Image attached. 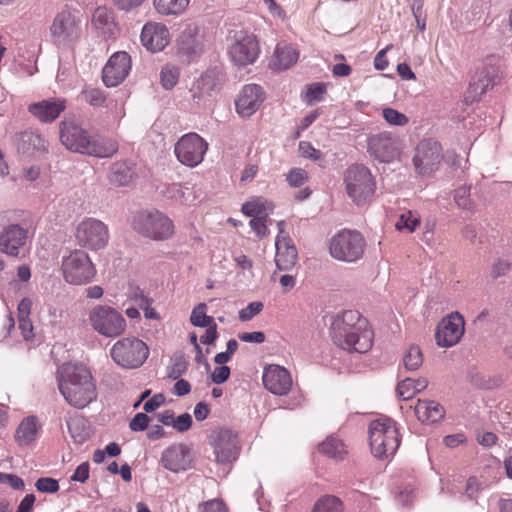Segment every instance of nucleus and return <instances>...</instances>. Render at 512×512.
<instances>
[{"instance_id":"8fccbe9b","label":"nucleus","mask_w":512,"mask_h":512,"mask_svg":"<svg viewBox=\"0 0 512 512\" xmlns=\"http://www.w3.org/2000/svg\"><path fill=\"white\" fill-rule=\"evenodd\" d=\"M512 270V262L508 259L499 258L495 260L491 267V276L496 279L506 276Z\"/></svg>"},{"instance_id":"20e7f679","label":"nucleus","mask_w":512,"mask_h":512,"mask_svg":"<svg viewBox=\"0 0 512 512\" xmlns=\"http://www.w3.org/2000/svg\"><path fill=\"white\" fill-rule=\"evenodd\" d=\"M371 453L378 459L393 456L400 445V434L396 422L388 417H379L369 424Z\"/></svg>"},{"instance_id":"603ef678","label":"nucleus","mask_w":512,"mask_h":512,"mask_svg":"<svg viewBox=\"0 0 512 512\" xmlns=\"http://www.w3.org/2000/svg\"><path fill=\"white\" fill-rule=\"evenodd\" d=\"M35 487L43 493H56L59 490V483L54 478L42 477L36 481Z\"/></svg>"},{"instance_id":"052dcab7","label":"nucleus","mask_w":512,"mask_h":512,"mask_svg":"<svg viewBox=\"0 0 512 512\" xmlns=\"http://www.w3.org/2000/svg\"><path fill=\"white\" fill-rule=\"evenodd\" d=\"M215 85V77L211 72L204 73L197 81V88L204 92H209L210 90H213Z\"/></svg>"},{"instance_id":"49530a36","label":"nucleus","mask_w":512,"mask_h":512,"mask_svg":"<svg viewBox=\"0 0 512 512\" xmlns=\"http://www.w3.org/2000/svg\"><path fill=\"white\" fill-rule=\"evenodd\" d=\"M454 200L459 208L463 210H471L473 204L470 199V187L461 186L457 188L454 192Z\"/></svg>"},{"instance_id":"e2e57ef3","label":"nucleus","mask_w":512,"mask_h":512,"mask_svg":"<svg viewBox=\"0 0 512 512\" xmlns=\"http://www.w3.org/2000/svg\"><path fill=\"white\" fill-rule=\"evenodd\" d=\"M267 217H256L250 221V226L259 238H263L267 235L268 229L266 226Z\"/></svg>"},{"instance_id":"a18cd8bd","label":"nucleus","mask_w":512,"mask_h":512,"mask_svg":"<svg viewBox=\"0 0 512 512\" xmlns=\"http://www.w3.org/2000/svg\"><path fill=\"white\" fill-rule=\"evenodd\" d=\"M92 23L98 29L110 31V26L113 25L111 12L106 7L96 8L92 16Z\"/></svg>"},{"instance_id":"338daca9","label":"nucleus","mask_w":512,"mask_h":512,"mask_svg":"<svg viewBox=\"0 0 512 512\" xmlns=\"http://www.w3.org/2000/svg\"><path fill=\"white\" fill-rule=\"evenodd\" d=\"M165 402L163 394H155L151 399L145 402L143 409L145 412L150 413L158 409Z\"/></svg>"},{"instance_id":"f3484780","label":"nucleus","mask_w":512,"mask_h":512,"mask_svg":"<svg viewBox=\"0 0 512 512\" xmlns=\"http://www.w3.org/2000/svg\"><path fill=\"white\" fill-rule=\"evenodd\" d=\"M442 157L441 145L432 139H424L416 147L413 164L419 174L428 175L438 169Z\"/></svg>"},{"instance_id":"b1692460","label":"nucleus","mask_w":512,"mask_h":512,"mask_svg":"<svg viewBox=\"0 0 512 512\" xmlns=\"http://www.w3.org/2000/svg\"><path fill=\"white\" fill-rule=\"evenodd\" d=\"M265 388L275 395H286L292 386L290 373L278 365H270L263 373Z\"/></svg>"},{"instance_id":"ea45409f","label":"nucleus","mask_w":512,"mask_h":512,"mask_svg":"<svg viewBox=\"0 0 512 512\" xmlns=\"http://www.w3.org/2000/svg\"><path fill=\"white\" fill-rule=\"evenodd\" d=\"M180 77V68L172 63L165 64L160 71V82L164 89L171 90L176 86Z\"/></svg>"},{"instance_id":"473e14b6","label":"nucleus","mask_w":512,"mask_h":512,"mask_svg":"<svg viewBox=\"0 0 512 512\" xmlns=\"http://www.w3.org/2000/svg\"><path fill=\"white\" fill-rule=\"evenodd\" d=\"M135 174V167L132 163L118 161L110 166L108 179L112 185L122 187L129 185Z\"/></svg>"},{"instance_id":"69168bd1","label":"nucleus","mask_w":512,"mask_h":512,"mask_svg":"<svg viewBox=\"0 0 512 512\" xmlns=\"http://www.w3.org/2000/svg\"><path fill=\"white\" fill-rule=\"evenodd\" d=\"M229 376H230V368L228 366H219V367H216L214 369L213 373L211 374V380L215 384H222L225 381H227Z\"/></svg>"},{"instance_id":"a211bd4d","label":"nucleus","mask_w":512,"mask_h":512,"mask_svg":"<svg viewBox=\"0 0 512 512\" xmlns=\"http://www.w3.org/2000/svg\"><path fill=\"white\" fill-rule=\"evenodd\" d=\"M464 325V319L458 312L443 318L435 334L437 345L446 348L456 345L464 334Z\"/></svg>"},{"instance_id":"412c9836","label":"nucleus","mask_w":512,"mask_h":512,"mask_svg":"<svg viewBox=\"0 0 512 512\" xmlns=\"http://www.w3.org/2000/svg\"><path fill=\"white\" fill-rule=\"evenodd\" d=\"M264 99L265 93L260 85L247 84L235 101L236 111L241 117L248 118L260 108Z\"/></svg>"},{"instance_id":"1a4fd4ad","label":"nucleus","mask_w":512,"mask_h":512,"mask_svg":"<svg viewBox=\"0 0 512 512\" xmlns=\"http://www.w3.org/2000/svg\"><path fill=\"white\" fill-rule=\"evenodd\" d=\"M88 320L94 331L108 338H116L126 330L125 318L108 305L93 307L89 312Z\"/></svg>"},{"instance_id":"37998d69","label":"nucleus","mask_w":512,"mask_h":512,"mask_svg":"<svg viewBox=\"0 0 512 512\" xmlns=\"http://www.w3.org/2000/svg\"><path fill=\"white\" fill-rule=\"evenodd\" d=\"M420 225V216L414 211H406L401 214L395 224V228L398 231L407 230L408 232H414Z\"/></svg>"},{"instance_id":"39448f33","label":"nucleus","mask_w":512,"mask_h":512,"mask_svg":"<svg viewBox=\"0 0 512 512\" xmlns=\"http://www.w3.org/2000/svg\"><path fill=\"white\" fill-rule=\"evenodd\" d=\"M365 249L366 240L356 230H340L329 241L331 257L346 263L359 261L363 257Z\"/></svg>"},{"instance_id":"3c124183","label":"nucleus","mask_w":512,"mask_h":512,"mask_svg":"<svg viewBox=\"0 0 512 512\" xmlns=\"http://www.w3.org/2000/svg\"><path fill=\"white\" fill-rule=\"evenodd\" d=\"M326 93V85L324 83H313L308 86L306 92L307 101L311 104L313 102L321 101L323 95Z\"/></svg>"},{"instance_id":"72a5a7b5","label":"nucleus","mask_w":512,"mask_h":512,"mask_svg":"<svg viewBox=\"0 0 512 512\" xmlns=\"http://www.w3.org/2000/svg\"><path fill=\"white\" fill-rule=\"evenodd\" d=\"M428 380L424 377L418 379L406 378L400 381L396 387V392L403 400L412 398L416 393L426 389Z\"/></svg>"},{"instance_id":"4468645a","label":"nucleus","mask_w":512,"mask_h":512,"mask_svg":"<svg viewBox=\"0 0 512 512\" xmlns=\"http://www.w3.org/2000/svg\"><path fill=\"white\" fill-rule=\"evenodd\" d=\"M206 45L203 29L195 24H189L176 41V53L186 61H192L204 52Z\"/></svg>"},{"instance_id":"cd10ccee","label":"nucleus","mask_w":512,"mask_h":512,"mask_svg":"<svg viewBox=\"0 0 512 512\" xmlns=\"http://www.w3.org/2000/svg\"><path fill=\"white\" fill-rule=\"evenodd\" d=\"M66 101L60 98H53L32 103L28 111L40 122L51 123L56 120L65 110Z\"/></svg>"},{"instance_id":"2eb2a0df","label":"nucleus","mask_w":512,"mask_h":512,"mask_svg":"<svg viewBox=\"0 0 512 512\" xmlns=\"http://www.w3.org/2000/svg\"><path fill=\"white\" fill-rule=\"evenodd\" d=\"M228 52L235 64L246 66L256 61L260 48L253 34L241 30L235 32Z\"/></svg>"},{"instance_id":"de8ad7c7","label":"nucleus","mask_w":512,"mask_h":512,"mask_svg":"<svg viewBox=\"0 0 512 512\" xmlns=\"http://www.w3.org/2000/svg\"><path fill=\"white\" fill-rule=\"evenodd\" d=\"M82 94L85 101L94 107L102 106L106 100L104 91L98 88H85Z\"/></svg>"},{"instance_id":"79ce46f5","label":"nucleus","mask_w":512,"mask_h":512,"mask_svg":"<svg viewBox=\"0 0 512 512\" xmlns=\"http://www.w3.org/2000/svg\"><path fill=\"white\" fill-rule=\"evenodd\" d=\"M423 363V354L419 346L410 345L403 356V364L406 370L415 371Z\"/></svg>"},{"instance_id":"f8f14e48","label":"nucleus","mask_w":512,"mask_h":512,"mask_svg":"<svg viewBox=\"0 0 512 512\" xmlns=\"http://www.w3.org/2000/svg\"><path fill=\"white\" fill-rule=\"evenodd\" d=\"M74 236L80 247L93 251L104 249L110 238L108 226L92 217L85 218L77 224Z\"/></svg>"},{"instance_id":"6ab92c4d","label":"nucleus","mask_w":512,"mask_h":512,"mask_svg":"<svg viewBox=\"0 0 512 512\" xmlns=\"http://www.w3.org/2000/svg\"><path fill=\"white\" fill-rule=\"evenodd\" d=\"M131 69V58L124 51L114 53L103 68L102 78L107 87L119 85Z\"/></svg>"},{"instance_id":"bb28decb","label":"nucleus","mask_w":512,"mask_h":512,"mask_svg":"<svg viewBox=\"0 0 512 512\" xmlns=\"http://www.w3.org/2000/svg\"><path fill=\"white\" fill-rule=\"evenodd\" d=\"M161 463L164 468L172 472L185 471L191 467L189 449L181 444L172 445L163 451Z\"/></svg>"},{"instance_id":"c85d7f7f","label":"nucleus","mask_w":512,"mask_h":512,"mask_svg":"<svg viewBox=\"0 0 512 512\" xmlns=\"http://www.w3.org/2000/svg\"><path fill=\"white\" fill-rule=\"evenodd\" d=\"M17 151L25 156L44 154L48 151V143L42 136L33 131H25L16 136Z\"/></svg>"},{"instance_id":"5701e85b","label":"nucleus","mask_w":512,"mask_h":512,"mask_svg":"<svg viewBox=\"0 0 512 512\" xmlns=\"http://www.w3.org/2000/svg\"><path fill=\"white\" fill-rule=\"evenodd\" d=\"M140 40L147 50L160 52L169 44L170 33L164 24L148 22L142 28Z\"/></svg>"},{"instance_id":"aec40b11","label":"nucleus","mask_w":512,"mask_h":512,"mask_svg":"<svg viewBox=\"0 0 512 512\" xmlns=\"http://www.w3.org/2000/svg\"><path fill=\"white\" fill-rule=\"evenodd\" d=\"M29 238L27 228L19 224H9L0 232V251L8 256L17 257Z\"/></svg>"},{"instance_id":"f257e3e1","label":"nucleus","mask_w":512,"mask_h":512,"mask_svg":"<svg viewBox=\"0 0 512 512\" xmlns=\"http://www.w3.org/2000/svg\"><path fill=\"white\" fill-rule=\"evenodd\" d=\"M57 381L66 402L76 409L85 408L97 398L91 372L83 364L64 363L58 368Z\"/></svg>"},{"instance_id":"2f4dec72","label":"nucleus","mask_w":512,"mask_h":512,"mask_svg":"<svg viewBox=\"0 0 512 512\" xmlns=\"http://www.w3.org/2000/svg\"><path fill=\"white\" fill-rule=\"evenodd\" d=\"M417 418L421 422L435 423L440 421L445 410L438 402L434 400H419L414 408Z\"/></svg>"},{"instance_id":"a878e982","label":"nucleus","mask_w":512,"mask_h":512,"mask_svg":"<svg viewBox=\"0 0 512 512\" xmlns=\"http://www.w3.org/2000/svg\"><path fill=\"white\" fill-rule=\"evenodd\" d=\"M213 446L217 462L224 464L236 459L237 436L231 430L221 429L218 431Z\"/></svg>"},{"instance_id":"423d86ee","label":"nucleus","mask_w":512,"mask_h":512,"mask_svg":"<svg viewBox=\"0 0 512 512\" xmlns=\"http://www.w3.org/2000/svg\"><path fill=\"white\" fill-rule=\"evenodd\" d=\"M132 227L138 234L155 241L169 239L174 233L172 220L158 210L138 212L133 217Z\"/></svg>"},{"instance_id":"bf43d9fd","label":"nucleus","mask_w":512,"mask_h":512,"mask_svg":"<svg viewBox=\"0 0 512 512\" xmlns=\"http://www.w3.org/2000/svg\"><path fill=\"white\" fill-rule=\"evenodd\" d=\"M299 153L302 157L317 161L321 158L320 150L315 149L309 142L301 141L299 143Z\"/></svg>"},{"instance_id":"4c0bfd02","label":"nucleus","mask_w":512,"mask_h":512,"mask_svg":"<svg viewBox=\"0 0 512 512\" xmlns=\"http://www.w3.org/2000/svg\"><path fill=\"white\" fill-rule=\"evenodd\" d=\"M162 194L177 203L187 204L192 199V192L188 187L182 186L180 183H172L166 185L162 190Z\"/></svg>"},{"instance_id":"4be33fe9","label":"nucleus","mask_w":512,"mask_h":512,"mask_svg":"<svg viewBox=\"0 0 512 512\" xmlns=\"http://www.w3.org/2000/svg\"><path fill=\"white\" fill-rule=\"evenodd\" d=\"M277 225L279 234L275 241V263L279 270L287 271L295 266L298 254L292 240L288 236H284V221H279Z\"/></svg>"},{"instance_id":"9b49d317","label":"nucleus","mask_w":512,"mask_h":512,"mask_svg":"<svg viewBox=\"0 0 512 512\" xmlns=\"http://www.w3.org/2000/svg\"><path fill=\"white\" fill-rule=\"evenodd\" d=\"M112 359L121 367L138 368L149 356L148 346L140 339L126 337L118 340L110 351Z\"/></svg>"},{"instance_id":"9d476101","label":"nucleus","mask_w":512,"mask_h":512,"mask_svg":"<svg viewBox=\"0 0 512 512\" xmlns=\"http://www.w3.org/2000/svg\"><path fill=\"white\" fill-rule=\"evenodd\" d=\"M499 79V59L490 55L483 60L467 88L464 98L466 103L478 101L491 89Z\"/></svg>"},{"instance_id":"7ed1b4c3","label":"nucleus","mask_w":512,"mask_h":512,"mask_svg":"<svg viewBox=\"0 0 512 512\" xmlns=\"http://www.w3.org/2000/svg\"><path fill=\"white\" fill-rule=\"evenodd\" d=\"M60 141L71 152L97 158L112 157L118 151L114 139L91 135L74 121H62L59 125Z\"/></svg>"},{"instance_id":"c03bdc74","label":"nucleus","mask_w":512,"mask_h":512,"mask_svg":"<svg viewBox=\"0 0 512 512\" xmlns=\"http://www.w3.org/2000/svg\"><path fill=\"white\" fill-rule=\"evenodd\" d=\"M207 305L205 303H199L194 307L190 316V322L196 327H207L214 324V319L211 316L206 315Z\"/></svg>"},{"instance_id":"6e6d98bb","label":"nucleus","mask_w":512,"mask_h":512,"mask_svg":"<svg viewBox=\"0 0 512 512\" xmlns=\"http://www.w3.org/2000/svg\"><path fill=\"white\" fill-rule=\"evenodd\" d=\"M199 512H228L224 502L220 499H212L199 504Z\"/></svg>"},{"instance_id":"dca6fc26","label":"nucleus","mask_w":512,"mask_h":512,"mask_svg":"<svg viewBox=\"0 0 512 512\" xmlns=\"http://www.w3.org/2000/svg\"><path fill=\"white\" fill-rule=\"evenodd\" d=\"M50 35L57 45H68L78 38L80 22L69 10L58 12L50 25Z\"/></svg>"},{"instance_id":"f03ea898","label":"nucleus","mask_w":512,"mask_h":512,"mask_svg":"<svg viewBox=\"0 0 512 512\" xmlns=\"http://www.w3.org/2000/svg\"><path fill=\"white\" fill-rule=\"evenodd\" d=\"M331 338L340 348L358 353H366L373 345V331L355 310L344 311L334 318Z\"/></svg>"},{"instance_id":"864d4df0","label":"nucleus","mask_w":512,"mask_h":512,"mask_svg":"<svg viewBox=\"0 0 512 512\" xmlns=\"http://www.w3.org/2000/svg\"><path fill=\"white\" fill-rule=\"evenodd\" d=\"M308 180V174L304 169L293 168L287 175V181L292 187H300Z\"/></svg>"},{"instance_id":"13d9d810","label":"nucleus","mask_w":512,"mask_h":512,"mask_svg":"<svg viewBox=\"0 0 512 512\" xmlns=\"http://www.w3.org/2000/svg\"><path fill=\"white\" fill-rule=\"evenodd\" d=\"M150 422V418L146 413L139 412L137 413L129 423V428L132 431H144Z\"/></svg>"},{"instance_id":"7c9ffc66","label":"nucleus","mask_w":512,"mask_h":512,"mask_svg":"<svg viewBox=\"0 0 512 512\" xmlns=\"http://www.w3.org/2000/svg\"><path fill=\"white\" fill-rule=\"evenodd\" d=\"M40 425L36 416L25 417L18 425L14 439L19 446H27L33 443L38 435Z\"/></svg>"},{"instance_id":"e433bc0d","label":"nucleus","mask_w":512,"mask_h":512,"mask_svg":"<svg viewBox=\"0 0 512 512\" xmlns=\"http://www.w3.org/2000/svg\"><path fill=\"white\" fill-rule=\"evenodd\" d=\"M242 212L252 218L267 217L273 210V205L262 198H254L242 205Z\"/></svg>"},{"instance_id":"ddd939ff","label":"nucleus","mask_w":512,"mask_h":512,"mask_svg":"<svg viewBox=\"0 0 512 512\" xmlns=\"http://www.w3.org/2000/svg\"><path fill=\"white\" fill-rule=\"evenodd\" d=\"M208 143L197 133L183 135L175 144L174 153L180 163L187 167H196L204 159Z\"/></svg>"},{"instance_id":"a19ab883","label":"nucleus","mask_w":512,"mask_h":512,"mask_svg":"<svg viewBox=\"0 0 512 512\" xmlns=\"http://www.w3.org/2000/svg\"><path fill=\"white\" fill-rule=\"evenodd\" d=\"M319 451L328 457L341 459L345 453V448L340 439L331 436L319 445Z\"/></svg>"},{"instance_id":"09e8293b","label":"nucleus","mask_w":512,"mask_h":512,"mask_svg":"<svg viewBox=\"0 0 512 512\" xmlns=\"http://www.w3.org/2000/svg\"><path fill=\"white\" fill-rule=\"evenodd\" d=\"M382 114L386 122L393 126H405L409 122L405 114L393 108L383 109Z\"/></svg>"},{"instance_id":"0e129e2a","label":"nucleus","mask_w":512,"mask_h":512,"mask_svg":"<svg viewBox=\"0 0 512 512\" xmlns=\"http://www.w3.org/2000/svg\"><path fill=\"white\" fill-rule=\"evenodd\" d=\"M238 338L246 343H263L266 339L265 334L261 331L243 332L238 335Z\"/></svg>"},{"instance_id":"4d7b16f0","label":"nucleus","mask_w":512,"mask_h":512,"mask_svg":"<svg viewBox=\"0 0 512 512\" xmlns=\"http://www.w3.org/2000/svg\"><path fill=\"white\" fill-rule=\"evenodd\" d=\"M187 369V362L181 356L174 358L172 366L169 368L168 377L177 380Z\"/></svg>"},{"instance_id":"58836bf2","label":"nucleus","mask_w":512,"mask_h":512,"mask_svg":"<svg viewBox=\"0 0 512 512\" xmlns=\"http://www.w3.org/2000/svg\"><path fill=\"white\" fill-rule=\"evenodd\" d=\"M312 512H343V503L334 495H324L315 502Z\"/></svg>"},{"instance_id":"5fc2aeb1","label":"nucleus","mask_w":512,"mask_h":512,"mask_svg":"<svg viewBox=\"0 0 512 512\" xmlns=\"http://www.w3.org/2000/svg\"><path fill=\"white\" fill-rule=\"evenodd\" d=\"M263 309L262 302H251L245 308L239 311V319L241 321H249L255 315L259 314Z\"/></svg>"},{"instance_id":"393cba45","label":"nucleus","mask_w":512,"mask_h":512,"mask_svg":"<svg viewBox=\"0 0 512 512\" xmlns=\"http://www.w3.org/2000/svg\"><path fill=\"white\" fill-rule=\"evenodd\" d=\"M368 151L381 162H390L399 154L396 140L387 133L371 136L368 141Z\"/></svg>"},{"instance_id":"0eeeda50","label":"nucleus","mask_w":512,"mask_h":512,"mask_svg":"<svg viewBox=\"0 0 512 512\" xmlns=\"http://www.w3.org/2000/svg\"><path fill=\"white\" fill-rule=\"evenodd\" d=\"M344 183L349 198L357 205L368 201L375 192V180L370 170L360 164L347 168L344 174Z\"/></svg>"},{"instance_id":"774afa93","label":"nucleus","mask_w":512,"mask_h":512,"mask_svg":"<svg viewBox=\"0 0 512 512\" xmlns=\"http://www.w3.org/2000/svg\"><path fill=\"white\" fill-rule=\"evenodd\" d=\"M88 478H89V464L87 462L80 464L76 468L74 474L71 477V479L73 481H77L80 483H85Z\"/></svg>"},{"instance_id":"680f3d73","label":"nucleus","mask_w":512,"mask_h":512,"mask_svg":"<svg viewBox=\"0 0 512 512\" xmlns=\"http://www.w3.org/2000/svg\"><path fill=\"white\" fill-rule=\"evenodd\" d=\"M192 425V417L189 413H183L177 418H174L173 428L178 432H185L190 429Z\"/></svg>"},{"instance_id":"c9c22d12","label":"nucleus","mask_w":512,"mask_h":512,"mask_svg":"<svg viewBox=\"0 0 512 512\" xmlns=\"http://www.w3.org/2000/svg\"><path fill=\"white\" fill-rule=\"evenodd\" d=\"M68 432L76 444H83L89 437L90 432L86 420L75 415L67 420Z\"/></svg>"},{"instance_id":"f704fd0d","label":"nucleus","mask_w":512,"mask_h":512,"mask_svg":"<svg viewBox=\"0 0 512 512\" xmlns=\"http://www.w3.org/2000/svg\"><path fill=\"white\" fill-rule=\"evenodd\" d=\"M190 0H153V6L162 16H179L188 8Z\"/></svg>"},{"instance_id":"c756f323","label":"nucleus","mask_w":512,"mask_h":512,"mask_svg":"<svg viewBox=\"0 0 512 512\" xmlns=\"http://www.w3.org/2000/svg\"><path fill=\"white\" fill-rule=\"evenodd\" d=\"M299 58V52L287 43L277 44L271 60V66L276 70H286L294 65Z\"/></svg>"},{"instance_id":"6e6552de","label":"nucleus","mask_w":512,"mask_h":512,"mask_svg":"<svg viewBox=\"0 0 512 512\" xmlns=\"http://www.w3.org/2000/svg\"><path fill=\"white\" fill-rule=\"evenodd\" d=\"M61 270L64 280L73 285L86 284L96 275V268L88 253L75 249L62 258Z\"/></svg>"}]
</instances>
